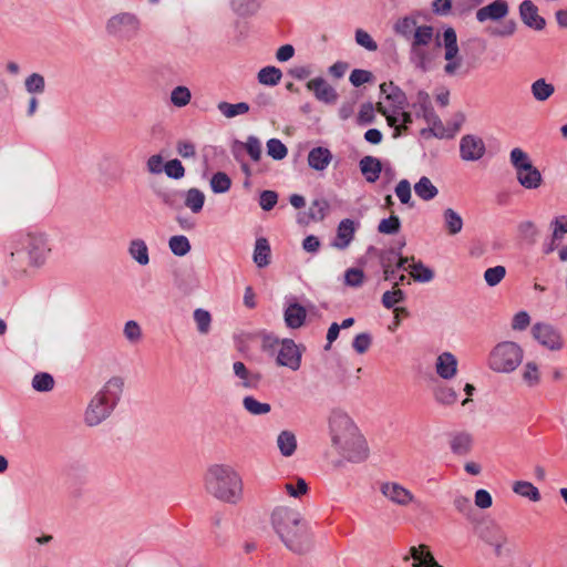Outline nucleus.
Masks as SVG:
<instances>
[{
    "label": "nucleus",
    "instance_id": "603ef678",
    "mask_svg": "<svg viewBox=\"0 0 567 567\" xmlns=\"http://www.w3.org/2000/svg\"><path fill=\"white\" fill-rule=\"evenodd\" d=\"M266 147L267 154L275 161H281L288 154L287 146L278 138L268 140Z\"/></svg>",
    "mask_w": 567,
    "mask_h": 567
},
{
    "label": "nucleus",
    "instance_id": "774afa93",
    "mask_svg": "<svg viewBox=\"0 0 567 567\" xmlns=\"http://www.w3.org/2000/svg\"><path fill=\"white\" fill-rule=\"evenodd\" d=\"M355 42L367 49L368 51H377L378 50V44L377 42L372 39V37L364 30L362 29H358L355 31Z\"/></svg>",
    "mask_w": 567,
    "mask_h": 567
},
{
    "label": "nucleus",
    "instance_id": "6ab92c4d",
    "mask_svg": "<svg viewBox=\"0 0 567 567\" xmlns=\"http://www.w3.org/2000/svg\"><path fill=\"white\" fill-rule=\"evenodd\" d=\"M508 3L505 0H495L492 3L480 8L476 11V19L478 22L488 20L498 21L508 14Z\"/></svg>",
    "mask_w": 567,
    "mask_h": 567
},
{
    "label": "nucleus",
    "instance_id": "1a4fd4ad",
    "mask_svg": "<svg viewBox=\"0 0 567 567\" xmlns=\"http://www.w3.org/2000/svg\"><path fill=\"white\" fill-rule=\"evenodd\" d=\"M141 21L132 12H120L110 17L105 23V31L109 35L130 41L135 38L140 31Z\"/></svg>",
    "mask_w": 567,
    "mask_h": 567
},
{
    "label": "nucleus",
    "instance_id": "f3484780",
    "mask_svg": "<svg viewBox=\"0 0 567 567\" xmlns=\"http://www.w3.org/2000/svg\"><path fill=\"white\" fill-rule=\"evenodd\" d=\"M435 372L443 380H452L457 374L458 360L450 351L440 353L435 360Z\"/></svg>",
    "mask_w": 567,
    "mask_h": 567
},
{
    "label": "nucleus",
    "instance_id": "c85d7f7f",
    "mask_svg": "<svg viewBox=\"0 0 567 567\" xmlns=\"http://www.w3.org/2000/svg\"><path fill=\"white\" fill-rule=\"evenodd\" d=\"M277 446L285 457H290L297 450V437L293 432L285 430L277 436Z\"/></svg>",
    "mask_w": 567,
    "mask_h": 567
},
{
    "label": "nucleus",
    "instance_id": "79ce46f5",
    "mask_svg": "<svg viewBox=\"0 0 567 567\" xmlns=\"http://www.w3.org/2000/svg\"><path fill=\"white\" fill-rule=\"evenodd\" d=\"M472 437L467 433H457L451 440V450L454 454L465 455L471 450Z\"/></svg>",
    "mask_w": 567,
    "mask_h": 567
},
{
    "label": "nucleus",
    "instance_id": "473e14b6",
    "mask_svg": "<svg viewBox=\"0 0 567 567\" xmlns=\"http://www.w3.org/2000/svg\"><path fill=\"white\" fill-rule=\"evenodd\" d=\"M414 192L422 200L429 202L439 194L437 187L426 176H422L414 185Z\"/></svg>",
    "mask_w": 567,
    "mask_h": 567
},
{
    "label": "nucleus",
    "instance_id": "6e6552de",
    "mask_svg": "<svg viewBox=\"0 0 567 567\" xmlns=\"http://www.w3.org/2000/svg\"><path fill=\"white\" fill-rule=\"evenodd\" d=\"M380 90L385 99L384 102L378 103V112L386 118L388 125L394 128L393 137H399L400 127L396 126V123L399 122V113H402V110L406 106L405 93L392 82L382 83Z\"/></svg>",
    "mask_w": 567,
    "mask_h": 567
},
{
    "label": "nucleus",
    "instance_id": "2f4dec72",
    "mask_svg": "<svg viewBox=\"0 0 567 567\" xmlns=\"http://www.w3.org/2000/svg\"><path fill=\"white\" fill-rule=\"evenodd\" d=\"M264 0H231L233 10L240 17H250L256 14L261 8Z\"/></svg>",
    "mask_w": 567,
    "mask_h": 567
},
{
    "label": "nucleus",
    "instance_id": "bb28decb",
    "mask_svg": "<svg viewBox=\"0 0 567 567\" xmlns=\"http://www.w3.org/2000/svg\"><path fill=\"white\" fill-rule=\"evenodd\" d=\"M412 107L415 111V116L424 121L435 114L430 94L422 90L416 93Z\"/></svg>",
    "mask_w": 567,
    "mask_h": 567
},
{
    "label": "nucleus",
    "instance_id": "72a5a7b5",
    "mask_svg": "<svg viewBox=\"0 0 567 567\" xmlns=\"http://www.w3.org/2000/svg\"><path fill=\"white\" fill-rule=\"evenodd\" d=\"M184 204L190 209L192 213L198 214L202 212L205 204V194L198 188H189L184 194Z\"/></svg>",
    "mask_w": 567,
    "mask_h": 567
},
{
    "label": "nucleus",
    "instance_id": "37998d69",
    "mask_svg": "<svg viewBox=\"0 0 567 567\" xmlns=\"http://www.w3.org/2000/svg\"><path fill=\"white\" fill-rule=\"evenodd\" d=\"M433 395L435 401L443 405H452L458 399L456 391L449 385L436 386Z\"/></svg>",
    "mask_w": 567,
    "mask_h": 567
},
{
    "label": "nucleus",
    "instance_id": "6e6d98bb",
    "mask_svg": "<svg viewBox=\"0 0 567 567\" xmlns=\"http://www.w3.org/2000/svg\"><path fill=\"white\" fill-rule=\"evenodd\" d=\"M505 276L506 268L501 265L487 268L484 271V280L489 287L497 286L505 278Z\"/></svg>",
    "mask_w": 567,
    "mask_h": 567
},
{
    "label": "nucleus",
    "instance_id": "052dcab7",
    "mask_svg": "<svg viewBox=\"0 0 567 567\" xmlns=\"http://www.w3.org/2000/svg\"><path fill=\"white\" fill-rule=\"evenodd\" d=\"M123 333L131 343H137L142 339L141 326L135 320H128L124 324Z\"/></svg>",
    "mask_w": 567,
    "mask_h": 567
},
{
    "label": "nucleus",
    "instance_id": "dca6fc26",
    "mask_svg": "<svg viewBox=\"0 0 567 567\" xmlns=\"http://www.w3.org/2000/svg\"><path fill=\"white\" fill-rule=\"evenodd\" d=\"M234 375L238 379L237 386L245 390H255L261 382V375L259 372L252 371L246 367L241 361L233 363Z\"/></svg>",
    "mask_w": 567,
    "mask_h": 567
},
{
    "label": "nucleus",
    "instance_id": "4be33fe9",
    "mask_svg": "<svg viewBox=\"0 0 567 567\" xmlns=\"http://www.w3.org/2000/svg\"><path fill=\"white\" fill-rule=\"evenodd\" d=\"M127 254L137 265L145 267L150 264V249L143 238H133L127 246Z\"/></svg>",
    "mask_w": 567,
    "mask_h": 567
},
{
    "label": "nucleus",
    "instance_id": "e433bc0d",
    "mask_svg": "<svg viewBox=\"0 0 567 567\" xmlns=\"http://www.w3.org/2000/svg\"><path fill=\"white\" fill-rule=\"evenodd\" d=\"M249 104L246 102H239L236 104H231L225 101H221L217 104V110L219 113L226 118H234L239 115H244L249 112Z\"/></svg>",
    "mask_w": 567,
    "mask_h": 567
},
{
    "label": "nucleus",
    "instance_id": "9b49d317",
    "mask_svg": "<svg viewBox=\"0 0 567 567\" xmlns=\"http://www.w3.org/2000/svg\"><path fill=\"white\" fill-rule=\"evenodd\" d=\"M443 47H444V59L446 64L444 66L445 74L452 76L462 66L463 60L458 54L457 35L453 28H447L443 32Z\"/></svg>",
    "mask_w": 567,
    "mask_h": 567
},
{
    "label": "nucleus",
    "instance_id": "b1692460",
    "mask_svg": "<svg viewBox=\"0 0 567 567\" xmlns=\"http://www.w3.org/2000/svg\"><path fill=\"white\" fill-rule=\"evenodd\" d=\"M360 172L368 183H375L382 172L381 161L374 156H363L359 162Z\"/></svg>",
    "mask_w": 567,
    "mask_h": 567
},
{
    "label": "nucleus",
    "instance_id": "4468645a",
    "mask_svg": "<svg viewBox=\"0 0 567 567\" xmlns=\"http://www.w3.org/2000/svg\"><path fill=\"white\" fill-rule=\"evenodd\" d=\"M381 494L391 503L406 507L415 501L413 493L398 482H383L380 485Z\"/></svg>",
    "mask_w": 567,
    "mask_h": 567
},
{
    "label": "nucleus",
    "instance_id": "4c0bfd02",
    "mask_svg": "<svg viewBox=\"0 0 567 567\" xmlns=\"http://www.w3.org/2000/svg\"><path fill=\"white\" fill-rule=\"evenodd\" d=\"M513 492L532 502H538L540 499L538 488L527 481H516L513 484Z\"/></svg>",
    "mask_w": 567,
    "mask_h": 567
},
{
    "label": "nucleus",
    "instance_id": "a18cd8bd",
    "mask_svg": "<svg viewBox=\"0 0 567 567\" xmlns=\"http://www.w3.org/2000/svg\"><path fill=\"white\" fill-rule=\"evenodd\" d=\"M193 318L196 323L197 331L200 334H207L210 331L212 315L209 311L203 308H197L193 312Z\"/></svg>",
    "mask_w": 567,
    "mask_h": 567
},
{
    "label": "nucleus",
    "instance_id": "423d86ee",
    "mask_svg": "<svg viewBox=\"0 0 567 567\" xmlns=\"http://www.w3.org/2000/svg\"><path fill=\"white\" fill-rule=\"evenodd\" d=\"M433 42L434 29L431 25H421L410 42L409 59L415 69L422 72L430 70L441 47L439 38H436L435 43Z\"/></svg>",
    "mask_w": 567,
    "mask_h": 567
},
{
    "label": "nucleus",
    "instance_id": "7ed1b4c3",
    "mask_svg": "<svg viewBox=\"0 0 567 567\" xmlns=\"http://www.w3.org/2000/svg\"><path fill=\"white\" fill-rule=\"evenodd\" d=\"M51 252V244L48 236L41 231L20 234L12 244L9 264L20 272H25V267H42Z\"/></svg>",
    "mask_w": 567,
    "mask_h": 567
},
{
    "label": "nucleus",
    "instance_id": "69168bd1",
    "mask_svg": "<svg viewBox=\"0 0 567 567\" xmlns=\"http://www.w3.org/2000/svg\"><path fill=\"white\" fill-rule=\"evenodd\" d=\"M453 506L464 516H470L473 511L471 498L458 493H456L453 497Z\"/></svg>",
    "mask_w": 567,
    "mask_h": 567
},
{
    "label": "nucleus",
    "instance_id": "4d7b16f0",
    "mask_svg": "<svg viewBox=\"0 0 567 567\" xmlns=\"http://www.w3.org/2000/svg\"><path fill=\"white\" fill-rule=\"evenodd\" d=\"M329 210V203L326 199H315L309 207V217L315 221L326 218Z\"/></svg>",
    "mask_w": 567,
    "mask_h": 567
},
{
    "label": "nucleus",
    "instance_id": "5701e85b",
    "mask_svg": "<svg viewBox=\"0 0 567 567\" xmlns=\"http://www.w3.org/2000/svg\"><path fill=\"white\" fill-rule=\"evenodd\" d=\"M307 317V311L305 307H302L298 302H290L287 305L284 311V319L285 323L290 329H298L300 328Z\"/></svg>",
    "mask_w": 567,
    "mask_h": 567
},
{
    "label": "nucleus",
    "instance_id": "680f3d73",
    "mask_svg": "<svg viewBox=\"0 0 567 567\" xmlns=\"http://www.w3.org/2000/svg\"><path fill=\"white\" fill-rule=\"evenodd\" d=\"M164 173L169 178L181 179L185 176V167L183 166L179 159H169L168 162L165 163Z\"/></svg>",
    "mask_w": 567,
    "mask_h": 567
},
{
    "label": "nucleus",
    "instance_id": "864d4df0",
    "mask_svg": "<svg viewBox=\"0 0 567 567\" xmlns=\"http://www.w3.org/2000/svg\"><path fill=\"white\" fill-rule=\"evenodd\" d=\"M519 236L528 244H535L539 235V230L535 223L524 220L518 225Z\"/></svg>",
    "mask_w": 567,
    "mask_h": 567
},
{
    "label": "nucleus",
    "instance_id": "5fc2aeb1",
    "mask_svg": "<svg viewBox=\"0 0 567 567\" xmlns=\"http://www.w3.org/2000/svg\"><path fill=\"white\" fill-rule=\"evenodd\" d=\"M192 99V93L188 87L179 85L171 92V102L177 107L186 106Z\"/></svg>",
    "mask_w": 567,
    "mask_h": 567
},
{
    "label": "nucleus",
    "instance_id": "c756f323",
    "mask_svg": "<svg viewBox=\"0 0 567 567\" xmlns=\"http://www.w3.org/2000/svg\"><path fill=\"white\" fill-rule=\"evenodd\" d=\"M421 25H417L416 19L413 17H403L399 19L394 25V32L404 39L412 41V38L415 37V33L420 29Z\"/></svg>",
    "mask_w": 567,
    "mask_h": 567
},
{
    "label": "nucleus",
    "instance_id": "393cba45",
    "mask_svg": "<svg viewBox=\"0 0 567 567\" xmlns=\"http://www.w3.org/2000/svg\"><path fill=\"white\" fill-rule=\"evenodd\" d=\"M410 557L413 559L412 567H442L425 545L412 546Z\"/></svg>",
    "mask_w": 567,
    "mask_h": 567
},
{
    "label": "nucleus",
    "instance_id": "ea45409f",
    "mask_svg": "<svg viewBox=\"0 0 567 567\" xmlns=\"http://www.w3.org/2000/svg\"><path fill=\"white\" fill-rule=\"evenodd\" d=\"M168 248L173 255L184 257L190 251L192 246L186 236L175 235L168 239Z\"/></svg>",
    "mask_w": 567,
    "mask_h": 567
},
{
    "label": "nucleus",
    "instance_id": "a878e982",
    "mask_svg": "<svg viewBox=\"0 0 567 567\" xmlns=\"http://www.w3.org/2000/svg\"><path fill=\"white\" fill-rule=\"evenodd\" d=\"M517 182L525 189H537L543 184L542 173L534 165L516 173Z\"/></svg>",
    "mask_w": 567,
    "mask_h": 567
},
{
    "label": "nucleus",
    "instance_id": "8fccbe9b",
    "mask_svg": "<svg viewBox=\"0 0 567 567\" xmlns=\"http://www.w3.org/2000/svg\"><path fill=\"white\" fill-rule=\"evenodd\" d=\"M281 76V71L276 66H266L258 72V81L270 86L278 84Z\"/></svg>",
    "mask_w": 567,
    "mask_h": 567
},
{
    "label": "nucleus",
    "instance_id": "cd10ccee",
    "mask_svg": "<svg viewBox=\"0 0 567 567\" xmlns=\"http://www.w3.org/2000/svg\"><path fill=\"white\" fill-rule=\"evenodd\" d=\"M271 249L268 240L264 237L255 243L252 259L258 268H265L270 264Z\"/></svg>",
    "mask_w": 567,
    "mask_h": 567
},
{
    "label": "nucleus",
    "instance_id": "9d476101",
    "mask_svg": "<svg viewBox=\"0 0 567 567\" xmlns=\"http://www.w3.org/2000/svg\"><path fill=\"white\" fill-rule=\"evenodd\" d=\"M534 341L549 351H559L564 348V337L555 324L548 321H536L530 328Z\"/></svg>",
    "mask_w": 567,
    "mask_h": 567
},
{
    "label": "nucleus",
    "instance_id": "412c9836",
    "mask_svg": "<svg viewBox=\"0 0 567 567\" xmlns=\"http://www.w3.org/2000/svg\"><path fill=\"white\" fill-rule=\"evenodd\" d=\"M333 155L331 151L323 146H317L308 153L307 162L310 168L317 172H323L328 168Z\"/></svg>",
    "mask_w": 567,
    "mask_h": 567
},
{
    "label": "nucleus",
    "instance_id": "aec40b11",
    "mask_svg": "<svg viewBox=\"0 0 567 567\" xmlns=\"http://www.w3.org/2000/svg\"><path fill=\"white\" fill-rule=\"evenodd\" d=\"M522 21L529 28L540 31L545 28V19L538 14L537 7L530 0H524L519 6Z\"/></svg>",
    "mask_w": 567,
    "mask_h": 567
},
{
    "label": "nucleus",
    "instance_id": "c9c22d12",
    "mask_svg": "<svg viewBox=\"0 0 567 567\" xmlns=\"http://www.w3.org/2000/svg\"><path fill=\"white\" fill-rule=\"evenodd\" d=\"M522 380L528 388H536L540 384L542 377L539 367L534 361H527L522 370Z\"/></svg>",
    "mask_w": 567,
    "mask_h": 567
},
{
    "label": "nucleus",
    "instance_id": "a211bd4d",
    "mask_svg": "<svg viewBox=\"0 0 567 567\" xmlns=\"http://www.w3.org/2000/svg\"><path fill=\"white\" fill-rule=\"evenodd\" d=\"M358 228L359 223L350 218L342 219L337 227V235L331 244L332 247L340 250L348 248L351 241L353 240Z\"/></svg>",
    "mask_w": 567,
    "mask_h": 567
},
{
    "label": "nucleus",
    "instance_id": "ddd939ff",
    "mask_svg": "<svg viewBox=\"0 0 567 567\" xmlns=\"http://www.w3.org/2000/svg\"><path fill=\"white\" fill-rule=\"evenodd\" d=\"M486 153L482 137L473 134L462 136L460 140V157L465 162L480 161Z\"/></svg>",
    "mask_w": 567,
    "mask_h": 567
},
{
    "label": "nucleus",
    "instance_id": "f03ea898",
    "mask_svg": "<svg viewBox=\"0 0 567 567\" xmlns=\"http://www.w3.org/2000/svg\"><path fill=\"white\" fill-rule=\"evenodd\" d=\"M332 445L348 461L360 463L368 457L369 449L351 417L342 410H333L329 417Z\"/></svg>",
    "mask_w": 567,
    "mask_h": 567
},
{
    "label": "nucleus",
    "instance_id": "e2e57ef3",
    "mask_svg": "<svg viewBox=\"0 0 567 567\" xmlns=\"http://www.w3.org/2000/svg\"><path fill=\"white\" fill-rule=\"evenodd\" d=\"M530 320L529 313L525 310H520L513 316L511 328L513 331L517 332L525 331L530 324Z\"/></svg>",
    "mask_w": 567,
    "mask_h": 567
},
{
    "label": "nucleus",
    "instance_id": "a19ab883",
    "mask_svg": "<svg viewBox=\"0 0 567 567\" xmlns=\"http://www.w3.org/2000/svg\"><path fill=\"white\" fill-rule=\"evenodd\" d=\"M243 406L251 415H265L271 411L269 403L260 402L251 395L243 399Z\"/></svg>",
    "mask_w": 567,
    "mask_h": 567
},
{
    "label": "nucleus",
    "instance_id": "de8ad7c7",
    "mask_svg": "<svg viewBox=\"0 0 567 567\" xmlns=\"http://www.w3.org/2000/svg\"><path fill=\"white\" fill-rule=\"evenodd\" d=\"M409 268L411 269V276L415 281L430 282L434 278L433 270L421 261L413 262Z\"/></svg>",
    "mask_w": 567,
    "mask_h": 567
},
{
    "label": "nucleus",
    "instance_id": "2eb2a0df",
    "mask_svg": "<svg viewBox=\"0 0 567 567\" xmlns=\"http://www.w3.org/2000/svg\"><path fill=\"white\" fill-rule=\"evenodd\" d=\"M307 89L313 93L315 97L326 104H333L338 100V93L327 80L321 76L311 79L307 82Z\"/></svg>",
    "mask_w": 567,
    "mask_h": 567
},
{
    "label": "nucleus",
    "instance_id": "49530a36",
    "mask_svg": "<svg viewBox=\"0 0 567 567\" xmlns=\"http://www.w3.org/2000/svg\"><path fill=\"white\" fill-rule=\"evenodd\" d=\"M231 179L226 173L217 172L210 178V188L215 194H224L230 189Z\"/></svg>",
    "mask_w": 567,
    "mask_h": 567
},
{
    "label": "nucleus",
    "instance_id": "f257e3e1",
    "mask_svg": "<svg viewBox=\"0 0 567 567\" xmlns=\"http://www.w3.org/2000/svg\"><path fill=\"white\" fill-rule=\"evenodd\" d=\"M271 525L285 547L297 555L312 548V534L308 523L296 509L278 506L272 511Z\"/></svg>",
    "mask_w": 567,
    "mask_h": 567
},
{
    "label": "nucleus",
    "instance_id": "bf43d9fd",
    "mask_svg": "<svg viewBox=\"0 0 567 567\" xmlns=\"http://www.w3.org/2000/svg\"><path fill=\"white\" fill-rule=\"evenodd\" d=\"M243 145L254 162H258L261 158L262 148L258 137L250 135Z\"/></svg>",
    "mask_w": 567,
    "mask_h": 567
},
{
    "label": "nucleus",
    "instance_id": "338daca9",
    "mask_svg": "<svg viewBox=\"0 0 567 567\" xmlns=\"http://www.w3.org/2000/svg\"><path fill=\"white\" fill-rule=\"evenodd\" d=\"M551 234L554 239H563L564 235L567 234V216L555 217L550 221Z\"/></svg>",
    "mask_w": 567,
    "mask_h": 567
},
{
    "label": "nucleus",
    "instance_id": "f8f14e48",
    "mask_svg": "<svg viewBox=\"0 0 567 567\" xmlns=\"http://www.w3.org/2000/svg\"><path fill=\"white\" fill-rule=\"evenodd\" d=\"M301 357L302 352L293 340L284 339L280 341V349L276 358V362L279 367H286L291 371H297L301 365Z\"/></svg>",
    "mask_w": 567,
    "mask_h": 567
},
{
    "label": "nucleus",
    "instance_id": "13d9d810",
    "mask_svg": "<svg viewBox=\"0 0 567 567\" xmlns=\"http://www.w3.org/2000/svg\"><path fill=\"white\" fill-rule=\"evenodd\" d=\"M54 386L53 377L49 373H37L32 379V388L38 392L51 391Z\"/></svg>",
    "mask_w": 567,
    "mask_h": 567
},
{
    "label": "nucleus",
    "instance_id": "f704fd0d",
    "mask_svg": "<svg viewBox=\"0 0 567 567\" xmlns=\"http://www.w3.org/2000/svg\"><path fill=\"white\" fill-rule=\"evenodd\" d=\"M530 92L536 101L545 102L555 93V86L542 78L532 83Z\"/></svg>",
    "mask_w": 567,
    "mask_h": 567
},
{
    "label": "nucleus",
    "instance_id": "09e8293b",
    "mask_svg": "<svg viewBox=\"0 0 567 567\" xmlns=\"http://www.w3.org/2000/svg\"><path fill=\"white\" fill-rule=\"evenodd\" d=\"M488 544L494 548V553L497 557H501L504 554H509L512 551L509 548V539L503 532H498L496 535H494L488 540Z\"/></svg>",
    "mask_w": 567,
    "mask_h": 567
},
{
    "label": "nucleus",
    "instance_id": "0eeeda50",
    "mask_svg": "<svg viewBox=\"0 0 567 567\" xmlns=\"http://www.w3.org/2000/svg\"><path fill=\"white\" fill-rule=\"evenodd\" d=\"M523 358V348L515 341L505 340L491 349L486 364L493 372L508 374L520 365Z\"/></svg>",
    "mask_w": 567,
    "mask_h": 567
},
{
    "label": "nucleus",
    "instance_id": "3c124183",
    "mask_svg": "<svg viewBox=\"0 0 567 567\" xmlns=\"http://www.w3.org/2000/svg\"><path fill=\"white\" fill-rule=\"evenodd\" d=\"M405 300V293L400 288H392L382 295V306L386 309H394L395 306Z\"/></svg>",
    "mask_w": 567,
    "mask_h": 567
},
{
    "label": "nucleus",
    "instance_id": "58836bf2",
    "mask_svg": "<svg viewBox=\"0 0 567 567\" xmlns=\"http://www.w3.org/2000/svg\"><path fill=\"white\" fill-rule=\"evenodd\" d=\"M509 162L515 169V173L524 171L533 166L529 155L519 147H515L509 153Z\"/></svg>",
    "mask_w": 567,
    "mask_h": 567
},
{
    "label": "nucleus",
    "instance_id": "39448f33",
    "mask_svg": "<svg viewBox=\"0 0 567 567\" xmlns=\"http://www.w3.org/2000/svg\"><path fill=\"white\" fill-rule=\"evenodd\" d=\"M125 381L120 375H113L90 400L84 422L89 426H96L105 421L120 403L124 392Z\"/></svg>",
    "mask_w": 567,
    "mask_h": 567
},
{
    "label": "nucleus",
    "instance_id": "7c9ffc66",
    "mask_svg": "<svg viewBox=\"0 0 567 567\" xmlns=\"http://www.w3.org/2000/svg\"><path fill=\"white\" fill-rule=\"evenodd\" d=\"M443 221L445 229L451 236L460 234L463 229V218L453 208H446L443 210Z\"/></svg>",
    "mask_w": 567,
    "mask_h": 567
},
{
    "label": "nucleus",
    "instance_id": "20e7f679",
    "mask_svg": "<svg viewBox=\"0 0 567 567\" xmlns=\"http://www.w3.org/2000/svg\"><path fill=\"white\" fill-rule=\"evenodd\" d=\"M204 488L214 498L237 504L244 496V483L240 474L229 464H212L204 475Z\"/></svg>",
    "mask_w": 567,
    "mask_h": 567
},
{
    "label": "nucleus",
    "instance_id": "0e129e2a",
    "mask_svg": "<svg viewBox=\"0 0 567 567\" xmlns=\"http://www.w3.org/2000/svg\"><path fill=\"white\" fill-rule=\"evenodd\" d=\"M401 221L395 215H391L389 218H384L380 221L378 230L381 234L392 235L400 230Z\"/></svg>",
    "mask_w": 567,
    "mask_h": 567
},
{
    "label": "nucleus",
    "instance_id": "c03bdc74",
    "mask_svg": "<svg viewBox=\"0 0 567 567\" xmlns=\"http://www.w3.org/2000/svg\"><path fill=\"white\" fill-rule=\"evenodd\" d=\"M24 89L29 94H42L45 90L44 76L40 73H31L24 80Z\"/></svg>",
    "mask_w": 567,
    "mask_h": 567
}]
</instances>
